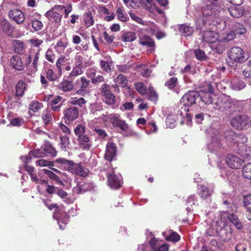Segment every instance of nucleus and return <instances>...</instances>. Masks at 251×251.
<instances>
[{"mask_svg": "<svg viewBox=\"0 0 251 251\" xmlns=\"http://www.w3.org/2000/svg\"><path fill=\"white\" fill-rule=\"evenodd\" d=\"M65 8V6L63 5H55L46 12L45 16L49 21L54 23L56 27H58L61 25L62 11Z\"/></svg>", "mask_w": 251, "mask_h": 251, "instance_id": "nucleus-6", "label": "nucleus"}, {"mask_svg": "<svg viewBox=\"0 0 251 251\" xmlns=\"http://www.w3.org/2000/svg\"><path fill=\"white\" fill-rule=\"evenodd\" d=\"M108 185L113 189H118L122 187L123 182L120 177L114 173L109 174L107 176Z\"/></svg>", "mask_w": 251, "mask_h": 251, "instance_id": "nucleus-16", "label": "nucleus"}, {"mask_svg": "<svg viewBox=\"0 0 251 251\" xmlns=\"http://www.w3.org/2000/svg\"><path fill=\"white\" fill-rule=\"evenodd\" d=\"M236 37V33L233 30H230L226 34L222 39L224 42H228L233 40Z\"/></svg>", "mask_w": 251, "mask_h": 251, "instance_id": "nucleus-61", "label": "nucleus"}, {"mask_svg": "<svg viewBox=\"0 0 251 251\" xmlns=\"http://www.w3.org/2000/svg\"><path fill=\"white\" fill-rule=\"evenodd\" d=\"M231 86L233 89L239 91L243 89L245 86V83L241 80L235 79L231 82Z\"/></svg>", "mask_w": 251, "mask_h": 251, "instance_id": "nucleus-47", "label": "nucleus"}, {"mask_svg": "<svg viewBox=\"0 0 251 251\" xmlns=\"http://www.w3.org/2000/svg\"><path fill=\"white\" fill-rule=\"evenodd\" d=\"M59 76L55 74L51 69H47L45 72L40 75V82L43 86L47 88L48 87L50 81H55L57 80Z\"/></svg>", "mask_w": 251, "mask_h": 251, "instance_id": "nucleus-13", "label": "nucleus"}, {"mask_svg": "<svg viewBox=\"0 0 251 251\" xmlns=\"http://www.w3.org/2000/svg\"><path fill=\"white\" fill-rule=\"evenodd\" d=\"M99 119L104 123L110 122L114 127H118L123 131H126L128 128V125L125 121L120 119V115L118 113L102 114L99 116Z\"/></svg>", "mask_w": 251, "mask_h": 251, "instance_id": "nucleus-5", "label": "nucleus"}, {"mask_svg": "<svg viewBox=\"0 0 251 251\" xmlns=\"http://www.w3.org/2000/svg\"><path fill=\"white\" fill-rule=\"evenodd\" d=\"M117 155V147L115 143L109 142L107 144L104 158L110 162H112Z\"/></svg>", "mask_w": 251, "mask_h": 251, "instance_id": "nucleus-14", "label": "nucleus"}, {"mask_svg": "<svg viewBox=\"0 0 251 251\" xmlns=\"http://www.w3.org/2000/svg\"><path fill=\"white\" fill-rule=\"evenodd\" d=\"M58 167H63L68 172L82 177H86L89 173V170L84 167L81 163H75L73 161L67 160L64 158H59L54 161Z\"/></svg>", "mask_w": 251, "mask_h": 251, "instance_id": "nucleus-1", "label": "nucleus"}, {"mask_svg": "<svg viewBox=\"0 0 251 251\" xmlns=\"http://www.w3.org/2000/svg\"><path fill=\"white\" fill-rule=\"evenodd\" d=\"M178 30L184 36H189L192 35L194 32L193 27L187 25L185 24H182L178 26Z\"/></svg>", "mask_w": 251, "mask_h": 251, "instance_id": "nucleus-35", "label": "nucleus"}, {"mask_svg": "<svg viewBox=\"0 0 251 251\" xmlns=\"http://www.w3.org/2000/svg\"><path fill=\"white\" fill-rule=\"evenodd\" d=\"M194 52L196 58L200 61H204L206 60L207 56L202 50L198 49H195L194 50Z\"/></svg>", "mask_w": 251, "mask_h": 251, "instance_id": "nucleus-54", "label": "nucleus"}, {"mask_svg": "<svg viewBox=\"0 0 251 251\" xmlns=\"http://www.w3.org/2000/svg\"><path fill=\"white\" fill-rule=\"evenodd\" d=\"M228 60L227 61L228 66L234 69L237 67V63L245 62L244 51L239 47H232L228 52Z\"/></svg>", "mask_w": 251, "mask_h": 251, "instance_id": "nucleus-4", "label": "nucleus"}, {"mask_svg": "<svg viewBox=\"0 0 251 251\" xmlns=\"http://www.w3.org/2000/svg\"><path fill=\"white\" fill-rule=\"evenodd\" d=\"M78 145L83 150H89L92 147L91 137L86 133V127L82 124H78L74 128Z\"/></svg>", "mask_w": 251, "mask_h": 251, "instance_id": "nucleus-3", "label": "nucleus"}, {"mask_svg": "<svg viewBox=\"0 0 251 251\" xmlns=\"http://www.w3.org/2000/svg\"><path fill=\"white\" fill-rule=\"evenodd\" d=\"M74 87V78L71 79L68 77L66 79L64 78L59 84V88L64 92L71 91Z\"/></svg>", "mask_w": 251, "mask_h": 251, "instance_id": "nucleus-27", "label": "nucleus"}, {"mask_svg": "<svg viewBox=\"0 0 251 251\" xmlns=\"http://www.w3.org/2000/svg\"><path fill=\"white\" fill-rule=\"evenodd\" d=\"M199 189L200 190L199 195L203 200L207 199L212 193V190L204 185H199Z\"/></svg>", "mask_w": 251, "mask_h": 251, "instance_id": "nucleus-38", "label": "nucleus"}, {"mask_svg": "<svg viewBox=\"0 0 251 251\" xmlns=\"http://www.w3.org/2000/svg\"><path fill=\"white\" fill-rule=\"evenodd\" d=\"M43 107V104L37 100H32L29 105V112L37 113Z\"/></svg>", "mask_w": 251, "mask_h": 251, "instance_id": "nucleus-39", "label": "nucleus"}, {"mask_svg": "<svg viewBox=\"0 0 251 251\" xmlns=\"http://www.w3.org/2000/svg\"><path fill=\"white\" fill-rule=\"evenodd\" d=\"M227 10L231 16L237 18L241 17L244 13L243 8L236 6L228 8Z\"/></svg>", "mask_w": 251, "mask_h": 251, "instance_id": "nucleus-36", "label": "nucleus"}, {"mask_svg": "<svg viewBox=\"0 0 251 251\" xmlns=\"http://www.w3.org/2000/svg\"><path fill=\"white\" fill-rule=\"evenodd\" d=\"M13 44L14 45V51L15 52L19 54L24 53L25 51V48L23 41L18 40H15L13 41Z\"/></svg>", "mask_w": 251, "mask_h": 251, "instance_id": "nucleus-40", "label": "nucleus"}, {"mask_svg": "<svg viewBox=\"0 0 251 251\" xmlns=\"http://www.w3.org/2000/svg\"><path fill=\"white\" fill-rule=\"evenodd\" d=\"M177 84V79L176 77H172L166 82L165 85L169 89H172L176 87Z\"/></svg>", "mask_w": 251, "mask_h": 251, "instance_id": "nucleus-57", "label": "nucleus"}, {"mask_svg": "<svg viewBox=\"0 0 251 251\" xmlns=\"http://www.w3.org/2000/svg\"><path fill=\"white\" fill-rule=\"evenodd\" d=\"M10 65L16 71H23L25 70V64L22 61L21 57L19 55H13L10 59Z\"/></svg>", "mask_w": 251, "mask_h": 251, "instance_id": "nucleus-20", "label": "nucleus"}, {"mask_svg": "<svg viewBox=\"0 0 251 251\" xmlns=\"http://www.w3.org/2000/svg\"><path fill=\"white\" fill-rule=\"evenodd\" d=\"M226 162L229 167L234 169H237L242 166L244 161L235 155L228 154L226 156Z\"/></svg>", "mask_w": 251, "mask_h": 251, "instance_id": "nucleus-18", "label": "nucleus"}, {"mask_svg": "<svg viewBox=\"0 0 251 251\" xmlns=\"http://www.w3.org/2000/svg\"><path fill=\"white\" fill-rule=\"evenodd\" d=\"M84 24L87 27H89L94 24V20L91 12L89 11L84 13Z\"/></svg>", "mask_w": 251, "mask_h": 251, "instance_id": "nucleus-48", "label": "nucleus"}, {"mask_svg": "<svg viewBox=\"0 0 251 251\" xmlns=\"http://www.w3.org/2000/svg\"><path fill=\"white\" fill-rule=\"evenodd\" d=\"M41 15L38 12L34 13L31 16V23L35 31H39L43 27V24L41 21Z\"/></svg>", "mask_w": 251, "mask_h": 251, "instance_id": "nucleus-24", "label": "nucleus"}, {"mask_svg": "<svg viewBox=\"0 0 251 251\" xmlns=\"http://www.w3.org/2000/svg\"><path fill=\"white\" fill-rule=\"evenodd\" d=\"M29 154L32 155L36 158L44 157L43 150H42V147L40 149H37L30 151Z\"/></svg>", "mask_w": 251, "mask_h": 251, "instance_id": "nucleus-59", "label": "nucleus"}, {"mask_svg": "<svg viewBox=\"0 0 251 251\" xmlns=\"http://www.w3.org/2000/svg\"><path fill=\"white\" fill-rule=\"evenodd\" d=\"M238 102V101L235 100L227 99L224 101L223 107L226 109L233 110Z\"/></svg>", "mask_w": 251, "mask_h": 251, "instance_id": "nucleus-49", "label": "nucleus"}, {"mask_svg": "<svg viewBox=\"0 0 251 251\" xmlns=\"http://www.w3.org/2000/svg\"><path fill=\"white\" fill-rule=\"evenodd\" d=\"M114 82L118 83L122 87H125L127 84L128 80L126 76L120 74L114 79Z\"/></svg>", "mask_w": 251, "mask_h": 251, "instance_id": "nucleus-50", "label": "nucleus"}, {"mask_svg": "<svg viewBox=\"0 0 251 251\" xmlns=\"http://www.w3.org/2000/svg\"><path fill=\"white\" fill-rule=\"evenodd\" d=\"M230 125L236 129L244 130L251 126V122L248 116L244 114H239L231 119Z\"/></svg>", "mask_w": 251, "mask_h": 251, "instance_id": "nucleus-7", "label": "nucleus"}, {"mask_svg": "<svg viewBox=\"0 0 251 251\" xmlns=\"http://www.w3.org/2000/svg\"><path fill=\"white\" fill-rule=\"evenodd\" d=\"M233 30L235 31L236 35H243L247 31L246 28L244 27V26L240 24L236 25L234 26V29Z\"/></svg>", "mask_w": 251, "mask_h": 251, "instance_id": "nucleus-62", "label": "nucleus"}, {"mask_svg": "<svg viewBox=\"0 0 251 251\" xmlns=\"http://www.w3.org/2000/svg\"><path fill=\"white\" fill-rule=\"evenodd\" d=\"M243 202L244 206L246 207L248 211L251 214V194L244 197Z\"/></svg>", "mask_w": 251, "mask_h": 251, "instance_id": "nucleus-55", "label": "nucleus"}, {"mask_svg": "<svg viewBox=\"0 0 251 251\" xmlns=\"http://www.w3.org/2000/svg\"><path fill=\"white\" fill-rule=\"evenodd\" d=\"M68 45V42L66 38H61L54 46V48L58 53L63 52Z\"/></svg>", "mask_w": 251, "mask_h": 251, "instance_id": "nucleus-32", "label": "nucleus"}, {"mask_svg": "<svg viewBox=\"0 0 251 251\" xmlns=\"http://www.w3.org/2000/svg\"><path fill=\"white\" fill-rule=\"evenodd\" d=\"M42 171L45 174L47 175L50 179L54 180L57 182L61 181L59 177L53 172L45 169H43Z\"/></svg>", "mask_w": 251, "mask_h": 251, "instance_id": "nucleus-60", "label": "nucleus"}, {"mask_svg": "<svg viewBox=\"0 0 251 251\" xmlns=\"http://www.w3.org/2000/svg\"><path fill=\"white\" fill-rule=\"evenodd\" d=\"M135 88L140 94L144 95L147 93L146 86L142 82H137L135 84Z\"/></svg>", "mask_w": 251, "mask_h": 251, "instance_id": "nucleus-53", "label": "nucleus"}, {"mask_svg": "<svg viewBox=\"0 0 251 251\" xmlns=\"http://www.w3.org/2000/svg\"><path fill=\"white\" fill-rule=\"evenodd\" d=\"M116 13L118 19L120 21L125 22L128 19L127 15L125 14V9L123 7H118L117 9Z\"/></svg>", "mask_w": 251, "mask_h": 251, "instance_id": "nucleus-45", "label": "nucleus"}, {"mask_svg": "<svg viewBox=\"0 0 251 251\" xmlns=\"http://www.w3.org/2000/svg\"><path fill=\"white\" fill-rule=\"evenodd\" d=\"M65 60V57L62 56L59 57L56 61V66L58 69L59 75H61L62 74V67L64 65Z\"/></svg>", "mask_w": 251, "mask_h": 251, "instance_id": "nucleus-63", "label": "nucleus"}, {"mask_svg": "<svg viewBox=\"0 0 251 251\" xmlns=\"http://www.w3.org/2000/svg\"><path fill=\"white\" fill-rule=\"evenodd\" d=\"M100 90L103 97L102 101L109 106L114 105L116 101V97L111 92L110 86L106 83L103 84Z\"/></svg>", "mask_w": 251, "mask_h": 251, "instance_id": "nucleus-9", "label": "nucleus"}, {"mask_svg": "<svg viewBox=\"0 0 251 251\" xmlns=\"http://www.w3.org/2000/svg\"><path fill=\"white\" fill-rule=\"evenodd\" d=\"M221 219L224 223L229 222L232 223L237 229H241L243 225L237 216L227 211H223L221 214Z\"/></svg>", "mask_w": 251, "mask_h": 251, "instance_id": "nucleus-11", "label": "nucleus"}, {"mask_svg": "<svg viewBox=\"0 0 251 251\" xmlns=\"http://www.w3.org/2000/svg\"><path fill=\"white\" fill-rule=\"evenodd\" d=\"M93 188V184L87 181H79L76 186L74 188L75 192L77 194H83Z\"/></svg>", "mask_w": 251, "mask_h": 251, "instance_id": "nucleus-23", "label": "nucleus"}, {"mask_svg": "<svg viewBox=\"0 0 251 251\" xmlns=\"http://www.w3.org/2000/svg\"><path fill=\"white\" fill-rule=\"evenodd\" d=\"M56 55L53 50L49 48L45 53V58L51 63H53L55 60Z\"/></svg>", "mask_w": 251, "mask_h": 251, "instance_id": "nucleus-51", "label": "nucleus"}, {"mask_svg": "<svg viewBox=\"0 0 251 251\" xmlns=\"http://www.w3.org/2000/svg\"><path fill=\"white\" fill-rule=\"evenodd\" d=\"M243 176L248 179H251V163L245 165L242 169Z\"/></svg>", "mask_w": 251, "mask_h": 251, "instance_id": "nucleus-46", "label": "nucleus"}, {"mask_svg": "<svg viewBox=\"0 0 251 251\" xmlns=\"http://www.w3.org/2000/svg\"><path fill=\"white\" fill-rule=\"evenodd\" d=\"M219 34L215 31L207 30L202 32V40L208 43H213L219 39Z\"/></svg>", "mask_w": 251, "mask_h": 251, "instance_id": "nucleus-22", "label": "nucleus"}, {"mask_svg": "<svg viewBox=\"0 0 251 251\" xmlns=\"http://www.w3.org/2000/svg\"><path fill=\"white\" fill-rule=\"evenodd\" d=\"M199 94L198 103L200 105L203 104L208 105L212 103L213 94L204 91L199 92Z\"/></svg>", "mask_w": 251, "mask_h": 251, "instance_id": "nucleus-26", "label": "nucleus"}, {"mask_svg": "<svg viewBox=\"0 0 251 251\" xmlns=\"http://www.w3.org/2000/svg\"><path fill=\"white\" fill-rule=\"evenodd\" d=\"M224 137L227 141H231L236 139L238 135L232 130H228L224 132Z\"/></svg>", "mask_w": 251, "mask_h": 251, "instance_id": "nucleus-52", "label": "nucleus"}, {"mask_svg": "<svg viewBox=\"0 0 251 251\" xmlns=\"http://www.w3.org/2000/svg\"><path fill=\"white\" fill-rule=\"evenodd\" d=\"M44 157H54L56 155L57 151L50 143H46L42 146Z\"/></svg>", "mask_w": 251, "mask_h": 251, "instance_id": "nucleus-30", "label": "nucleus"}, {"mask_svg": "<svg viewBox=\"0 0 251 251\" xmlns=\"http://www.w3.org/2000/svg\"><path fill=\"white\" fill-rule=\"evenodd\" d=\"M224 41L221 39H218L211 44V48L216 53L221 54L223 52L225 49V45L224 44Z\"/></svg>", "mask_w": 251, "mask_h": 251, "instance_id": "nucleus-33", "label": "nucleus"}, {"mask_svg": "<svg viewBox=\"0 0 251 251\" xmlns=\"http://www.w3.org/2000/svg\"><path fill=\"white\" fill-rule=\"evenodd\" d=\"M180 236L176 232H171L170 235L166 238L167 241H171L174 243L178 242L180 240Z\"/></svg>", "mask_w": 251, "mask_h": 251, "instance_id": "nucleus-58", "label": "nucleus"}, {"mask_svg": "<svg viewBox=\"0 0 251 251\" xmlns=\"http://www.w3.org/2000/svg\"><path fill=\"white\" fill-rule=\"evenodd\" d=\"M238 154L245 160H249L251 159V150L250 147L247 145L242 144L239 147Z\"/></svg>", "mask_w": 251, "mask_h": 251, "instance_id": "nucleus-25", "label": "nucleus"}, {"mask_svg": "<svg viewBox=\"0 0 251 251\" xmlns=\"http://www.w3.org/2000/svg\"><path fill=\"white\" fill-rule=\"evenodd\" d=\"M139 44L149 48H154L155 43L154 40L148 35H142L139 37Z\"/></svg>", "mask_w": 251, "mask_h": 251, "instance_id": "nucleus-29", "label": "nucleus"}, {"mask_svg": "<svg viewBox=\"0 0 251 251\" xmlns=\"http://www.w3.org/2000/svg\"><path fill=\"white\" fill-rule=\"evenodd\" d=\"M82 68V66H78L75 65V66L73 67L72 72L68 76V78L74 79L75 77L81 75L83 73Z\"/></svg>", "mask_w": 251, "mask_h": 251, "instance_id": "nucleus-43", "label": "nucleus"}, {"mask_svg": "<svg viewBox=\"0 0 251 251\" xmlns=\"http://www.w3.org/2000/svg\"><path fill=\"white\" fill-rule=\"evenodd\" d=\"M26 83L23 80H19L15 86V96L21 97L22 96L26 89Z\"/></svg>", "mask_w": 251, "mask_h": 251, "instance_id": "nucleus-34", "label": "nucleus"}, {"mask_svg": "<svg viewBox=\"0 0 251 251\" xmlns=\"http://www.w3.org/2000/svg\"><path fill=\"white\" fill-rule=\"evenodd\" d=\"M8 17L16 22L17 24H22L25 20V13L19 9H14L9 11Z\"/></svg>", "mask_w": 251, "mask_h": 251, "instance_id": "nucleus-17", "label": "nucleus"}, {"mask_svg": "<svg viewBox=\"0 0 251 251\" xmlns=\"http://www.w3.org/2000/svg\"><path fill=\"white\" fill-rule=\"evenodd\" d=\"M63 114L65 123L67 125L72 124L79 117L80 110L75 106H70L64 109Z\"/></svg>", "mask_w": 251, "mask_h": 251, "instance_id": "nucleus-8", "label": "nucleus"}, {"mask_svg": "<svg viewBox=\"0 0 251 251\" xmlns=\"http://www.w3.org/2000/svg\"><path fill=\"white\" fill-rule=\"evenodd\" d=\"M149 245L153 251H156L161 243L158 240L155 238H152L149 242Z\"/></svg>", "mask_w": 251, "mask_h": 251, "instance_id": "nucleus-64", "label": "nucleus"}, {"mask_svg": "<svg viewBox=\"0 0 251 251\" xmlns=\"http://www.w3.org/2000/svg\"><path fill=\"white\" fill-rule=\"evenodd\" d=\"M40 50H38L32 56L31 54H29L26 61L25 65L26 66H28L31 63H32L31 66L34 71V73H35L38 70V66H39L40 62Z\"/></svg>", "mask_w": 251, "mask_h": 251, "instance_id": "nucleus-19", "label": "nucleus"}, {"mask_svg": "<svg viewBox=\"0 0 251 251\" xmlns=\"http://www.w3.org/2000/svg\"><path fill=\"white\" fill-rule=\"evenodd\" d=\"M149 99L151 101H156L158 99V95L152 86H150L148 89Z\"/></svg>", "mask_w": 251, "mask_h": 251, "instance_id": "nucleus-56", "label": "nucleus"}, {"mask_svg": "<svg viewBox=\"0 0 251 251\" xmlns=\"http://www.w3.org/2000/svg\"><path fill=\"white\" fill-rule=\"evenodd\" d=\"M48 208L50 210H52L54 208L57 209V211L54 212V215L53 217L54 219L57 220L60 228L61 229H64L66 225L68 223L69 218L67 214L65 212L62 214V216L63 217L62 219L60 216L57 215V214L60 213V210L58 209L59 208V205L57 203L49 204Z\"/></svg>", "mask_w": 251, "mask_h": 251, "instance_id": "nucleus-12", "label": "nucleus"}, {"mask_svg": "<svg viewBox=\"0 0 251 251\" xmlns=\"http://www.w3.org/2000/svg\"><path fill=\"white\" fill-rule=\"evenodd\" d=\"M199 96V92L189 91L182 96L180 100V103L186 106H191L198 102Z\"/></svg>", "mask_w": 251, "mask_h": 251, "instance_id": "nucleus-10", "label": "nucleus"}, {"mask_svg": "<svg viewBox=\"0 0 251 251\" xmlns=\"http://www.w3.org/2000/svg\"><path fill=\"white\" fill-rule=\"evenodd\" d=\"M71 106L78 105L80 107H82L86 103V100L83 98H72L70 102Z\"/></svg>", "mask_w": 251, "mask_h": 251, "instance_id": "nucleus-44", "label": "nucleus"}, {"mask_svg": "<svg viewBox=\"0 0 251 251\" xmlns=\"http://www.w3.org/2000/svg\"><path fill=\"white\" fill-rule=\"evenodd\" d=\"M90 83V80L87 79L84 76H82L79 79H78L74 83L75 88L77 89L76 93L80 95L83 92H85L88 88Z\"/></svg>", "mask_w": 251, "mask_h": 251, "instance_id": "nucleus-15", "label": "nucleus"}, {"mask_svg": "<svg viewBox=\"0 0 251 251\" xmlns=\"http://www.w3.org/2000/svg\"><path fill=\"white\" fill-rule=\"evenodd\" d=\"M103 110V105L101 103H94L90 106V111L93 115H97L98 113Z\"/></svg>", "mask_w": 251, "mask_h": 251, "instance_id": "nucleus-42", "label": "nucleus"}, {"mask_svg": "<svg viewBox=\"0 0 251 251\" xmlns=\"http://www.w3.org/2000/svg\"><path fill=\"white\" fill-rule=\"evenodd\" d=\"M42 120L45 125H49L52 123L53 121V115L51 110L49 108L44 109L41 114Z\"/></svg>", "mask_w": 251, "mask_h": 251, "instance_id": "nucleus-28", "label": "nucleus"}, {"mask_svg": "<svg viewBox=\"0 0 251 251\" xmlns=\"http://www.w3.org/2000/svg\"><path fill=\"white\" fill-rule=\"evenodd\" d=\"M224 100L221 96L213 94L212 104L214 105V108L215 109H220L223 106Z\"/></svg>", "mask_w": 251, "mask_h": 251, "instance_id": "nucleus-37", "label": "nucleus"}, {"mask_svg": "<svg viewBox=\"0 0 251 251\" xmlns=\"http://www.w3.org/2000/svg\"><path fill=\"white\" fill-rule=\"evenodd\" d=\"M62 98L59 96H56L49 103L48 107L49 106L51 107L50 109L51 110L54 112H59L61 110V108L63 104L59 103L61 100Z\"/></svg>", "mask_w": 251, "mask_h": 251, "instance_id": "nucleus-31", "label": "nucleus"}, {"mask_svg": "<svg viewBox=\"0 0 251 251\" xmlns=\"http://www.w3.org/2000/svg\"><path fill=\"white\" fill-rule=\"evenodd\" d=\"M218 6L216 5H207L202 10V15L198 20L200 25L205 26L215 25V22L219 16Z\"/></svg>", "mask_w": 251, "mask_h": 251, "instance_id": "nucleus-2", "label": "nucleus"}, {"mask_svg": "<svg viewBox=\"0 0 251 251\" xmlns=\"http://www.w3.org/2000/svg\"><path fill=\"white\" fill-rule=\"evenodd\" d=\"M137 37L133 32L126 31L124 32L122 36V40L124 42H132L136 40Z\"/></svg>", "mask_w": 251, "mask_h": 251, "instance_id": "nucleus-41", "label": "nucleus"}, {"mask_svg": "<svg viewBox=\"0 0 251 251\" xmlns=\"http://www.w3.org/2000/svg\"><path fill=\"white\" fill-rule=\"evenodd\" d=\"M0 28L6 35L10 37L14 36V26L6 19H3L0 22Z\"/></svg>", "mask_w": 251, "mask_h": 251, "instance_id": "nucleus-21", "label": "nucleus"}]
</instances>
